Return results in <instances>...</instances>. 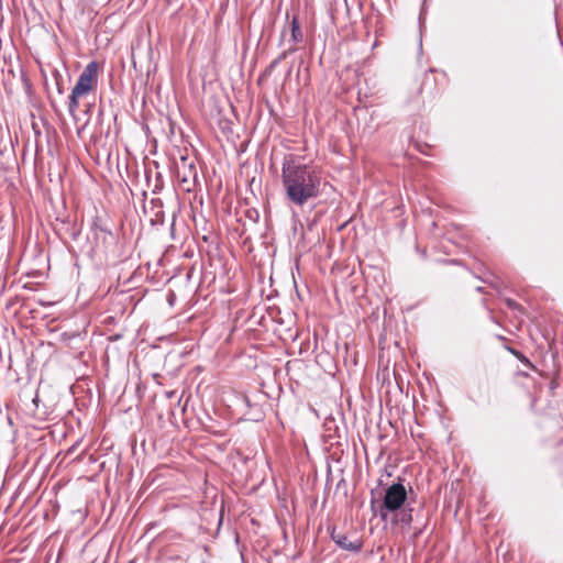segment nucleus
<instances>
[{
  "mask_svg": "<svg viewBox=\"0 0 563 563\" xmlns=\"http://www.w3.org/2000/svg\"><path fill=\"white\" fill-rule=\"evenodd\" d=\"M282 185L285 199L296 207H302L317 199L322 192V176L319 167L306 164L295 154H286L282 162Z\"/></svg>",
  "mask_w": 563,
  "mask_h": 563,
  "instance_id": "nucleus-1",
  "label": "nucleus"
},
{
  "mask_svg": "<svg viewBox=\"0 0 563 563\" xmlns=\"http://www.w3.org/2000/svg\"><path fill=\"white\" fill-rule=\"evenodd\" d=\"M99 64L90 62L79 75L76 85L69 96L68 109L74 113L79 107V99L97 87Z\"/></svg>",
  "mask_w": 563,
  "mask_h": 563,
  "instance_id": "nucleus-2",
  "label": "nucleus"
},
{
  "mask_svg": "<svg viewBox=\"0 0 563 563\" xmlns=\"http://www.w3.org/2000/svg\"><path fill=\"white\" fill-rule=\"evenodd\" d=\"M408 499L405 485L400 482L394 483L385 489L383 500L378 505V515L382 520H387L389 514L400 510Z\"/></svg>",
  "mask_w": 563,
  "mask_h": 563,
  "instance_id": "nucleus-3",
  "label": "nucleus"
},
{
  "mask_svg": "<svg viewBox=\"0 0 563 563\" xmlns=\"http://www.w3.org/2000/svg\"><path fill=\"white\" fill-rule=\"evenodd\" d=\"M181 161H183L184 170H181L180 167H178L177 176H178L181 188L185 191L189 192L196 186L198 175H197L196 167L192 163L187 165L185 157H183Z\"/></svg>",
  "mask_w": 563,
  "mask_h": 563,
  "instance_id": "nucleus-4",
  "label": "nucleus"
},
{
  "mask_svg": "<svg viewBox=\"0 0 563 563\" xmlns=\"http://www.w3.org/2000/svg\"><path fill=\"white\" fill-rule=\"evenodd\" d=\"M332 540L343 550L358 553L363 548L362 539L353 536H349L346 533L336 532L335 529L331 532Z\"/></svg>",
  "mask_w": 563,
  "mask_h": 563,
  "instance_id": "nucleus-5",
  "label": "nucleus"
},
{
  "mask_svg": "<svg viewBox=\"0 0 563 563\" xmlns=\"http://www.w3.org/2000/svg\"><path fill=\"white\" fill-rule=\"evenodd\" d=\"M420 93H423L427 91L429 96L433 97L435 92V78L433 76V71L430 70V73L424 74L421 87H420Z\"/></svg>",
  "mask_w": 563,
  "mask_h": 563,
  "instance_id": "nucleus-6",
  "label": "nucleus"
},
{
  "mask_svg": "<svg viewBox=\"0 0 563 563\" xmlns=\"http://www.w3.org/2000/svg\"><path fill=\"white\" fill-rule=\"evenodd\" d=\"M95 235L97 240L102 241V245L106 247L107 244H112L114 242V235L111 231L98 228L95 230Z\"/></svg>",
  "mask_w": 563,
  "mask_h": 563,
  "instance_id": "nucleus-7",
  "label": "nucleus"
},
{
  "mask_svg": "<svg viewBox=\"0 0 563 563\" xmlns=\"http://www.w3.org/2000/svg\"><path fill=\"white\" fill-rule=\"evenodd\" d=\"M302 32H301V27H300V24H299V21L297 18H294L292 21H291V38H292V42L296 44V43H299L302 41Z\"/></svg>",
  "mask_w": 563,
  "mask_h": 563,
  "instance_id": "nucleus-8",
  "label": "nucleus"
},
{
  "mask_svg": "<svg viewBox=\"0 0 563 563\" xmlns=\"http://www.w3.org/2000/svg\"><path fill=\"white\" fill-rule=\"evenodd\" d=\"M296 51L295 46L289 47L287 51H284L277 58H275L271 65L268 66L267 70H272L274 67H276L283 59H285L290 53H294Z\"/></svg>",
  "mask_w": 563,
  "mask_h": 563,
  "instance_id": "nucleus-9",
  "label": "nucleus"
},
{
  "mask_svg": "<svg viewBox=\"0 0 563 563\" xmlns=\"http://www.w3.org/2000/svg\"><path fill=\"white\" fill-rule=\"evenodd\" d=\"M509 351L519 360L521 361L522 363H525L526 365H528L530 368H534V365L519 351L517 350H514V349H509Z\"/></svg>",
  "mask_w": 563,
  "mask_h": 563,
  "instance_id": "nucleus-10",
  "label": "nucleus"
},
{
  "mask_svg": "<svg viewBox=\"0 0 563 563\" xmlns=\"http://www.w3.org/2000/svg\"><path fill=\"white\" fill-rule=\"evenodd\" d=\"M411 512H412V509H411V508H410V509H408V511H406V512L402 515V517H401L400 521H401L402 523H405V525H410V523H411V521H412V515H411Z\"/></svg>",
  "mask_w": 563,
  "mask_h": 563,
  "instance_id": "nucleus-11",
  "label": "nucleus"
},
{
  "mask_svg": "<svg viewBox=\"0 0 563 563\" xmlns=\"http://www.w3.org/2000/svg\"><path fill=\"white\" fill-rule=\"evenodd\" d=\"M506 303L509 308H512V309L519 308V305L512 299H509V298L506 299Z\"/></svg>",
  "mask_w": 563,
  "mask_h": 563,
  "instance_id": "nucleus-12",
  "label": "nucleus"
},
{
  "mask_svg": "<svg viewBox=\"0 0 563 563\" xmlns=\"http://www.w3.org/2000/svg\"><path fill=\"white\" fill-rule=\"evenodd\" d=\"M343 2H344V7H345V12H346V14H349L350 13V8H349V4H347V1L343 0Z\"/></svg>",
  "mask_w": 563,
  "mask_h": 563,
  "instance_id": "nucleus-13",
  "label": "nucleus"
},
{
  "mask_svg": "<svg viewBox=\"0 0 563 563\" xmlns=\"http://www.w3.org/2000/svg\"><path fill=\"white\" fill-rule=\"evenodd\" d=\"M371 505H372V507H374V505H375V500L374 499H372Z\"/></svg>",
  "mask_w": 563,
  "mask_h": 563,
  "instance_id": "nucleus-14",
  "label": "nucleus"
}]
</instances>
